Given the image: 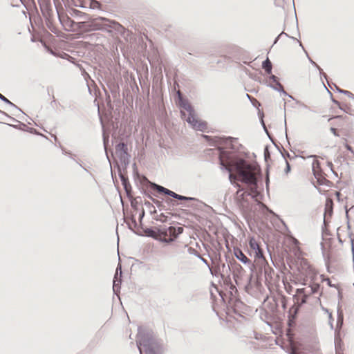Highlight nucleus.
<instances>
[{
	"label": "nucleus",
	"instance_id": "32",
	"mask_svg": "<svg viewBox=\"0 0 354 354\" xmlns=\"http://www.w3.org/2000/svg\"><path fill=\"white\" fill-rule=\"evenodd\" d=\"M156 230L159 238H167L168 232H169V227L158 225L156 226Z\"/></svg>",
	"mask_w": 354,
	"mask_h": 354
},
{
	"label": "nucleus",
	"instance_id": "43",
	"mask_svg": "<svg viewBox=\"0 0 354 354\" xmlns=\"http://www.w3.org/2000/svg\"><path fill=\"white\" fill-rule=\"evenodd\" d=\"M115 167H117V171H118V176H119V178L120 179V181H124L126 179H129L128 177L127 176V172L121 171L120 166L118 164H117Z\"/></svg>",
	"mask_w": 354,
	"mask_h": 354
},
{
	"label": "nucleus",
	"instance_id": "3",
	"mask_svg": "<svg viewBox=\"0 0 354 354\" xmlns=\"http://www.w3.org/2000/svg\"><path fill=\"white\" fill-rule=\"evenodd\" d=\"M69 14L74 17L84 19L82 22L92 24L96 22L101 28L96 30H102L111 33L112 35L124 36L127 29L120 23L115 20H111L103 17H94L77 9L71 8L68 10Z\"/></svg>",
	"mask_w": 354,
	"mask_h": 354
},
{
	"label": "nucleus",
	"instance_id": "60",
	"mask_svg": "<svg viewBox=\"0 0 354 354\" xmlns=\"http://www.w3.org/2000/svg\"><path fill=\"white\" fill-rule=\"evenodd\" d=\"M283 350H284L288 354H292L295 352V348L292 346H288L286 347L281 346Z\"/></svg>",
	"mask_w": 354,
	"mask_h": 354
},
{
	"label": "nucleus",
	"instance_id": "61",
	"mask_svg": "<svg viewBox=\"0 0 354 354\" xmlns=\"http://www.w3.org/2000/svg\"><path fill=\"white\" fill-rule=\"evenodd\" d=\"M320 246H321V250L322 252L323 257L325 259L326 264L327 266L329 263V257H327V258L325 257V246L322 242L320 243Z\"/></svg>",
	"mask_w": 354,
	"mask_h": 354
},
{
	"label": "nucleus",
	"instance_id": "4",
	"mask_svg": "<svg viewBox=\"0 0 354 354\" xmlns=\"http://www.w3.org/2000/svg\"><path fill=\"white\" fill-rule=\"evenodd\" d=\"M137 347L140 354H142L140 346H142L146 354H163L164 345L162 341L157 338L152 330L138 326Z\"/></svg>",
	"mask_w": 354,
	"mask_h": 354
},
{
	"label": "nucleus",
	"instance_id": "7",
	"mask_svg": "<svg viewBox=\"0 0 354 354\" xmlns=\"http://www.w3.org/2000/svg\"><path fill=\"white\" fill-rule=\"evenodd\" d=\"M203 137L212 146L218 147L219 145H225L233 151L237 149L234 145L238 140L236 138L225 136H210L205 134L203 135Z\"/></svg>",
	"mask_w": 354,
	"mask_h": 354
},
{
	"label": "nucleus",
	"instance_id": "50",
	"mask_svg": "<svg viewBox=\"0 0 354 354\" xmlns=\"http://www.w3.org/2000/svg\"><path fill=\"white\" fill-rule=\"evenodd\" d=\"M320 277L322 279V281H326L329 287L337 288V285L333 284L330 279L328 277H326L324 274H321Z\"/></svg>",
	"mask_w": 354,
	"mask_h": 354
},
{
	"label": "nucleus",
	"instance_id": "33",
	"mask_svg": "<svg viewBox=\"0 0 354 354\" xmlns=\"http://www.w3.org/2000/svg\"><path fill=\"white\" fill-rule=\"evenodd\" d=\"M261 66L266 74L272 73V64L268 57L262 62Z\"/></svg>",
	"mask_w": 354,
	"mask_h": 354
},
{
	"label": "nucleus",
	"instance_id": "21",
	"mask_svg": "<svg viewBox=\"0 0 354 354\" xmlns=\"http://www.w3.org/2000/svg\"><path fill=\"white\" fill-rule=\"evenodd\" d=\"M270 146L266 145L264 147V160L266 163V186H268V183L270 182L269 178V173H270V164L269 161L271 160V153L270 151Z\"/></svg>",
	"mask_w": 354,
	"mask_h": 354
},
{
	"label": "nucleus",
	"instance_id": "23",
	"mask_svg": "<svg viewBox=\"0 0 354 354\" xmlns=\"http://www.w3.org/2000/svg\"><path fill=\"white\" fill-rule=\"evenodd\" d=\"M249 249H248V253L250 257H252L253 252H256L260 248L259 244L255 239L254 236L249 237L248 240Z\"/></svg>",
	"mask_w": 354,
	"mask_h": 354
},
{
	"label": "nucleus",
	"instance_id": "8",
	"mask_svg": "<svg viewBox=\"0 0 354 354\" xmlns=\"http://www.w3.org/2000/svg\"><path fill=\"white\" fill-rule=\"evenodd\" d=\"M142 183H149L152 189H155L156 191H157L158 193H159V194L172 197L173 198L178 200V201H181V200H183V198H184V196L176 194V192H174L162 185H160L156 183L150 181L146 176L142 177Z\"/></svg>",
	"mask_w": 354,
	"mask_h": 354
},
{
	"label": "nucleus",
	"instance_id": "22",
	"mask_svg": "<svg viewBox=\"0 0 354 354\" xmlns=\"http://www.w3.org/2000/svg\"><path fill=\"white\" fill-rule=\"evenodd\" d=\"M234 255L235 257L240 261L244 265H248V266L251 265L252 263L251 260H250L243 252V251L238 247H234L233 249Z\"/></svg>",
	"mask_w": 354,
	"mask_h": 354
},
{
	"label": "nucleus",
	"instance_id": "52",
	"mask_svg": "<svg viewBox=\"0 0 354 354\" xmlns=\"http://www.w3.org/2000/svg\"><path fill=\"white\" fill-rule=\"evenodd\" d=\"M282 149L283 151V153H281V156L284 159V161H286V160H287V158H289L290 160H293L295 158L298 157L296 155L295 156H291L290 155V153L288 151H286L283 148H282Z\"/></svg>",
	"mask_w": 354,
	"mask_h": 354
},
{
	"label": "nucleus",
	"instance_id": "45",
	"mask_svg": "<svg viewBox=\"0 0 354 354\" xmlns=\"http://www.w3.org/2000/svg\"><path fill=\"white\" fill-rule=\"evenodd\" d=\"M168 216L165 215L164 213H161L159 215L153 217V219L156 221H160L161 223H165L168 221Z\"/></svg>",
	"mask_w": 354,
	"mask_h": 354
},
{
	"label": "nucleus",
	"instance_id": "11",
	"mask_svg": "<svg viewBox=\"0 0 354 354\" xmlns=\"http://www.w3.org/2000/svg\"><path fill=\"white\" fill-rule=\"evenodd\" d=\"M299 311L300 310H299L298 308H295V307L291 306L289 308L288 311V328L286 330L287 335H290L292 330L296 327V321Z\"/></svg>",
	"mask_w": 354,
	"mask_h": 354
},
{
	"label": "nucleus",
	"instance_id": "6",
	"mask_svg": "<svg viewBox=\"0 0 354 354\" xmlns=\"http://www.w3.org/2000/svg\"><path fill=\"white\" fill-rule=\"evenodd\" d=\"M203 137L212 146L218 147L219 145H225L233 151L237 149L234 145L238 140L236 138L225 136H210L205 134L203 135Z\"/></svg>",
	"mask_w": 354,
	"mask_h": 354
},
{
	"label": "nucleus",
	"instance_id": "64",
	"mask_svg": "<svg viewBox=\"0 0 354 354\" xmlns=\"http://www.w3.org/2000/svg\"><path fill=\"white\" fill-rule=\"evenodd\" d=\"M332 84L335 86V91L341 93V94H345L347 90H344L340 88L339 86H337L335 83H332Z\"/></svg>",
	"mask_w": 354,
	"mask_h": 354
},
{
	"label": "nucleus",
	"instance_id": "24",
	"mask_svg": "<svg viewBox=\"0 0 354 354\" xmlns=\"http://www.w3.org/2000/svg\"><path fill=\"white\" fill-rule=\"evenodd\" d=\"M144 176L143 175L141 176L139 178V183L140 184V187H139V189L140 191V192L144 194L147 198H149L150 200H151L153 201V200H156L155 198H153L151 196V192L150 191H148V190H146L145 189H144V186H147L148 185L149 187V188L152 190H156L155 189H152L149 185V183H142V177Z\"/></svg>",
	"mask_w": 354,
	"mask_h": 354
},
{
	"label": "nucleus",
	"instance_id": "14",
	"mask_svg": "<svg viewBox=\"0 0 354 354\" xmlns=\"http://www.w3.org/2000/svg\"><path fill=\"white\" fill-rule=\"evenodd\" d=\"M186 121L189 125L192 127L196 131L203 132L205 131L207 128V123L205 121L198 120L196 118V115L195 113L194 115H188L187 118L186 119Z\"/></svg>",
	"mask_w": 354,
	"mask_h": 354
},
{
	"label": "nucleus",
	"instance_id": "15",
	"mask_svg": "<svg viewBox=\"0 0 354 354\" xmlns=\"http://www.w3.org/2000/svg\"><path fill=\"white\" fill-rule=\"evenodd\" d=\"M44 19L53 18V12L50 0H37Z\"/></svg>",
	"mask_w": 354,
	"mask_h": 354
},
{
	"label": "nucleus",
	"instance_id": "44",
	"mask_svg": "<svg viewBox=\"0 0 354 354\" xmlns=\"http://www.w3.org/2000/svg\"><path fill=\"white\" fill-rule=\"evenodd\" d=\"M337 106L341 111H344V113H348L351 115H353L351 112V109L349 106L346 104H342L341 103H339V105H338Z\"/></svg>",
	"mask_w": 354,
	"mask_h": 354
},
{
	"label": "nucleus",
	"instance_id": "19",
	"mask_svg": "<svg viewBox=\"0 0 354 354\" xmlns=\"http://www.w3.org/2000/svg\"><path fill=\"white\" fill-rule=\"evenodd\" d=\"M127 225V227L129 230H130L131 232H133L135 234L140 236H144L145 234L138 230L140 226L137 223V221L136 220L135 216L133 215L129 218V221L126 222Z\"/></svg>",
	"mask_w": 354,
	"mask_h": 354
},
{
	"label": "nucleus",
	"instance_id": "58",
	"mask_svg": "<svg viewBox=\"0 0 354 354\" xmlns=\"http://www.w3.org/2000/svg\"><path fill=\"white\" fill-rule=\"evenodd\" d=\"M145 209L142 208L141 209V212L139 214V217H138V221L140 223V226L141 227H142V226H143L142 220H143V218L145 217Z\"/></svg>",
	"mask_w": 354,
	"mask_h": 354
},
{
	"label": "nucleus",
	"instance_id": "29",
	"mask_svg": "<svg viewBox=\"0 0 354 354\" xmlns=\"http://www.w3.org/2000/svg\"><path fill=\"white\" fill-rule=\"evenodd\" d=\"M314 177L317 180V183L319 185H326L330 186L331 182L328 180L326 178V174H319V173H316L314 171Z\"/></svg>",
	"mask_w": 354,
	"mask_h": 354
},
{
	"label": "nucleus",
	"instance_id": "20",
	"mask_svg": "<svg viewBox=\"0 0 354 354\" xmlns=\"http://www.w3.org/2000/svg\"><path fill=\"white\" fill-rule=\"evenodd\" d=\"M264 264H266L263 270L265 284L268 286L272 283L274 270L268 265V262L265 263Z\"/></svg>",
	"mask_w": 354,
	"mask_h": 354
},
{
	"label": "nucleus",
	"instance_id": "57",
	"mask_svg": "<svg viewBox=\"0 0 354 354\" xmlns=\"http://www.w3.org/2000/svg\"><path fill=\"white\" fill-rule=\"evenodd\" d=\"M274 90L276 91H278L281 95H283L284 96H288L293 100H295L292 95H290L289 93H288L284 89H283V87L282 88H274Z\"/></svg>",
	"mask_w": 354,
	"mask_h": 354
},
{
	"label": "nucleus",
	"instance_id": "48",
	"mask_svg": "<svg viewBox=\"0 0 354 354\" xmlns=\"http://www.w3.org/2000/svg\"><path fill=\"white\" fill-rule=\"evenodd\" d=\"M17 122H19V124H11L0 122L1 124L8 125V126L11 127L16 129H22L21 127H23L24 129H25V127H26V125L24 123L19 122V121H18Z\"/></svg>",
	"mask_w": 354,
	"mask_h": 354
},
{
	"label": "nucleus",
	"instance_id": "40",
	"mask_svg": "<svg viewBox=\"0 0 354 354\" xmlns=\"http://www.w3.org/2000/svg\"><path fill=\"white\" fill-rule=\"evenodd\" d=\"M309 287L310 288V292L308 295H310L319 292L321 286L318 283H313L309 285Z\"/></svg>",
	"mask_w": 354,
	"mask_h": 354
},
{
	"label": "nucleus",
	"instance_id": "49",
	"mask_svg": "<svg viewBox=\"0 0 354 354\" xmlns=\"http://www.w3.org/2000/svg\"><path fill=\"white\" fill-rule=\"evenodd\" d=\"M102 89L106 95V103H107V105L108 106H111V97H110V95H109V91L108 89V87H105L104 85H102Z\"/></svg>",
	"mask_w": 354,
	"mask_h": 354
},
{
	"label": "nucleus",
	"instance_id": "46",
	"mask_svg": "<svg viewBox=\"0 0 354 354\" xmlns=\"http://www.w3.org/2000/svg\"><path fill=\"white\" fill-rule=\"evenodd\" d=\"M109 142V136L106 137L104 133H103V143H104V150H105V152H106V156L107 158V160L109 162L110 165H111V159L108 155V153H107V147H106V145H107V142Z\"/></svg>",
	"mask_w": 354,
	"mask_h": 354
},
{
	"label": "nucleus",
	"instance_id": "10",
	"mask_svg": "<svg viewBox=\"0 0 354 354\" xmlns=\"http://www.w3.org/2000/svg\"><path fill=\"white\" fill-rule=\"evenodd\" d=\"M169 232L167 238H160L159 242L170 244L176 241L178 236L183 232V227L179 226H169Z\"/></svg>",
	"mask_w": 354,
	"mask_h": 354
},
{
	"label": "nucleus",
	"instance_id": "54",
	"mask_svg": "<svg viewBox=\"0 0 354 354\" xmlns=\"http://www.w3.org/2000/svg\"><path fill=\"white\" fill-rule=\"evenodd\" d=\"M153 203L157 206V207L160 210H166L165 205L162 203V201L156 199L153 200Z\"/></svg>",
	"mask_w": 354,
	"mask_h": 354
},
{
	"label": "nucleus",
	"instance_id": "1",
	"mask_svg": "<svg viewBox=\"0 0 354 354\" xmlns=\"http://www.w3.org/2000/svg\"><path fill=\"white\" fill-rule=\"evenodd\" d=\"M259 168L257 162H250L245 158H239L235 162V169L237 172L238 178L240 182L247 185L252 186L251 191L244 190L239 184H234V187L238 188V192H243L241 197L251 196L255 199V196L252 194V192H256L258 188L259 180L254 174V171Z\"/></svg>",
	"mask_w": 354,
	"mask_h": 354
},
{
	"label": "nucleus",
	"instance_id": "13",
	"mask_svg": "<svg viewBox=\"0 0 354 354\" xmlns=\"http://www.w3.org/2000/svg\"><path fill=\"white\" fill-rule=\"evenodd\" d=\"M229 304L234 312L237 315L241 316V312L245 306L241 299L230 291V296L229 297Z\"/></svg>",
	"mask_w": 354,
	"mask_h": 354
},
{
	"label": "nucleus",
	"instance_id": "39",
	"mask_svg": "<svg viewBox=\"0 0 354 354\" xmlns=\"http://www.w3.org/2000/svg\"><path fill=\"white\" fill-rule=\"evenodd\" d=\"M219 165H220V169L222 171L228 172L229 180H230L231 184L234 185V183L232 182V175L230 173V169L225 165V164L223 162V161L221 158L219 159Z\"/></svg>",
	"mask_w": 354,
	"mask_h": 354
},
{
	"label": "nucleus",
	"instance_id": "28",
	"mask_svg": "<svg viewBox=\"0 0 354 354\" xmlns=\"http://www.w3.org/2000/svg\"><path fill=\"white\" fill-rule=\"evenodd\" d=\"M143 230H144V232L146 233V234L145 236L152 238L154 240H156L158 241H159V239H160V238H159L158 236L156 227H145Z\"/></svg>",
	"mask_w": 354,
	"mask_h": 354
},
{
	"label": "nucleus",
	"instance_id": "26",
	"mask_svg": "<svg viewBox=\"0 0 354 354\" xmlns=\"http://www.w3.org/2000/svg\"><path fill=\"white\" fill-rule=\"evenodd\" d=\"M267 308L273 314L276 315L279 311L278 299L277 297H273L271 301H269L267 304Z\"/></svg>",
	"mask_w": 354,
	"mask_h": 354
},
{
	"label": "nucleus",
	"instance_id": "34",
	"mask_svg": "<svg viewBox=\"0 0 354 354\" xmlns=\"http://www.w3.org/2000/svg\"><path fill=\"white\" fill-rule=\"evenodd\" d=\"M131 203V206L134 211L138 210V205L142 203L141 196H137L134 198H132L130 196V198H129Z\"/></svg>",
	"mask_w": 354,
	"mask_h": 354
},
{
	"label": "nucleus",
	"instance_id": "2",
	"mask_svg": "<svg viewBox=\"0 0 354 354\" xmlns=\"http://www.w3.org/2000/svg\"><path fill=\"white\" fill-rule=\"evenodd\" d=\"M259 168L257 162H250L245 158H239L235 162V169L237 172L238 178L240 182L247 185L252 186L251 191L244 190L239 184H234V187L238 188V192H243L241 197L251 196L255 199V196L252 194V192H256L258 188L259 180L254 174V171Z\"/></svg>",
	"mask_w": 354,
	"mask_h": 354
},
{
	"label": "nucleus",
	"instance_id": "35",
	"mask_svg": "<svg viewBox=\"0 0 354 354\" xmlns=\"http://www.w3.org/2000/svg\"><path fill=\"white\" fill-rule=\"evenodd\" d=\"M122 185L123 186L124 190L126 193L127 197L130 198V194L132 191L131 185L129 183V179H126L124 181H121Z\"/></svg>",
	"mask_w": 354,
	"mask_h": 354
},
{
	"label": "nucleus",
	"instance_id": "37",
	"mask_svg": "<svg viewBox=\"0 0 354 354\" xmlns=\"http://www.w3.org/2000/svg\"><path fill=\"white\" fill-rule=\"evenodd\" d=\"M0 100H1L2 102L6 103V104L10 105V106L16 109L17 110H18L19 111H20V112H21L22 113L24 114V113L22 111V110L19 107H18L17 105H15L14 103H12L10 100H8L7 97H6L1 93H0Z\"/></svg>",
	"mask_w": 354,
	"mask_h": 354
},
{
	"label": "nucleus",
	"instance_id": "63",
	"mask_svg": "<svg viewBox=\"0 0 354 354\" xmlns=\"http://www.w3.org/2000/svg\"><path fill=\"white\" fill-rule=\"evenodd\" d=\"M254 277L250 272V274L249 275L248 279V284H247V286H250V287H252V284H254Z\"/></svg>",
	"mask_w": 354,
	"mask_h": 354
},
{
	"label": "nucleus",
	"instance_id": "12",
	"mask_svg": "<svg viewBox=\"0 0 354 354\" xmlns=\"http://www.w3.org/2000/svg\"><path fill=\"white\" fill-rule=\"evenodd\" d=\"M118 261L119 262L113 280V291L115 295H118V292H120L122 281V262L120 257Z\"/></svg>",
	"mask_w": 354,
	"mask_h": 354
},
{
	"label": "nucleus",
	"instance_id": "36",
	"mask_svg": "<svg viewBox=\"0 0 354 354\" xmlns=\"http://www.w3.org/2000/svg\"><path fill=\"white\" fill-rule=\"evenodd\" d=\"M314 171L319 174H324L323 169L321 167V162L319 160H314L312 164V171L314 175Z\"/></svg>",
	"mask_w": 354,
	"mask_h": 354
},
{
	"label": "nucleus",
	"instance_id": "42",
	"mask_svg": "<svg viewBox=\"0 0 354 354\" xmlns=\"http://www.w3.org/2000/svg\"><path fill=\"white\" fill-rule=\"evenodd\" d=\"M258 114H259V119H260L261 124V125H262L265 132L266 133V134L269 137L270 140H272V137L270 135L268 131L267 130L266 127L265 123H264V121H263V112H259V111Z\"/></svg>",
	"mask_w": 354,
	"mask_h": 354
},
{
	"label": "nucleus",
	"instance_id": "18",
	"mask_svg": "<svg viewBox=\"0 0 354 354\" xmlns=\"http://www.w3.org/2000/svg\"><path fill=\"white\" fill-rule=\"evenodd\" d=\"M106 84L113 98L115 100L118 99L120 97V86L118 83L114 79H109L106 81Z\"/></svg>",
	"mask_w": 354,
	"mask_h": 354
},
{
	"label": "nucleus",
	"instance_id": "62",
	"mask_svg": "<svg viewBox=\"0 0 354 354\" xmlns=\"http://www.w3.org/2000/svg\"><path fill=\"white\" fill-rule=\"evenodd\" d=\"M285 163L286 167L284 169V173L288 175L291 171V165L287 160H286Z\"/></svg>",
	"mask_w": 354,
	"mask_h": 354
},
{
	"label": "nucleus",
	"instance_id": "56",
	"mask_svg": "<svg viewBox=\"0 0 354 354\" xmlns=\"http://www.w3.org/2000/svg\"><path fill=\"white\" fill-rule=\"evenodd\" d=\"M187 251L189 254H192L198 258H201L200 253L196 249H194L192 247H189V248H188Z\"/></svg>",
	"mask_w": 354,
	"mask_h": 354
},
{
	"label": "nucleus",
	"instance_id": "51",
	"mask_svg": "<svg viewBox=\"0 0 354 354\" xmlns=\"http://www.w3.org/2000/svg\"><path fill=\"white\" fill-rule=\"evenodd\" d=\"M326 218H324V223H323V225L322 227V238L323 240H324V235H329L330 234V231H329V230H328L326 228Z\"/></svg>",
	"mask_w": 354,
	"mask_h": 354
},
{
	"label": "nucleus",
	"instance_id": "16",
	"mask_svg": "<svg viewBox=\"0 0 354 354\" xmlns=\"http://www.w3.org/2000/svg\"><path fill=\"white\" fill-rule=\"evenodd\" d=\"M176 102L180 108L183 109L188 112V115L194 114L195 110L194 107L190 104L188 99L183 97L180 92L177 93Z\"/></svg>",
	"mask_w": 354,
	"mask_h": 354
},
{
	"label": "nucleus",
	"instance_id": "5",
	"mask_svg": "<svg viewBox=\"0 0 354 354\" xmlns=\"http://www.w3.org/2000/svg\"><path fill=\"white\" fill-rule=\"evenodd\" d=\"M57 12L58 14L59 23L64 28V30L67 32H76L77 37L78 34H80V32H90L92 31H95L96 29L101 28L100 25L96 24L95 21L92 24L76 22L71 19L69 16H61L57 10Z\"/></svg>",
	"mask_w": 354,
	"mask_h": 354
},
{
	"label": "nucleus",
	"instance_id": "47",
	"mask_svg": "<svg viewBox=\"0 0 354 354\" xmlns=\"http://www.w3.org/2000/svg\"><path fill=\"white\" fill-rule=\"evenodd\" d=\"M344 322V315L342 312H341L339 309L337 310V326L342 327Z\"/></svg>",
	"mask_w": 354,
	"mask_h": 354
},
{
	"label": "nucleus",
	"instance_id": "59",
	"mask_svg": "<svg viewBox=\"0 0 354 354\" xmlns=\"http://www.w3.org/2000/svg\"><path fill=\"white\" fill-rule=\"evenodd\" d=\"M322 84H323V85H324V88L327 90V91H328V94L330 95V100H331L334 104H337V106H338V105H339V103H340V102H339V101L336 100L334 98V97H333V95L332 93H331V92H330V91L326 88V86H325L324 83V82H322Z\"/></svg>",
	"mask_w": 354,
	"mask_h": 354
},
{
	"label": "nucleus",
	"instance_id": "38",
	"mask_svg": "<svg viewBox=\"0 0 354 354\" xmlns=\"http://www.w3.org/2000/svg\"><path fill=\"white\" fill-rule=\"evenodd\" d=\"M45 21H46V25L47 26V28L52 32H53L54 34H56L57 35L58 34V30L56 28V27L54 26L53 23V21H52V18H47V19H45Z\"/></svg>",
	"mask_w": 354,
	"mask_h": 354
},
{
	"label": "nucleus",
	"instance_id": "41",
	"mask_svg": "<svg viewBox=\"0 0 354 354\" xmlns=\"http://www.w3.org/2000/svg\"><path fill=\"white\" fill-rule=\"evenodd\" d=\"M120 161L122 165V167H120V171L122 172H127V167L130 162V158H122V160Z\"/></svg>",
	"mask_w": 354,
	"mask_h": 354
},
{
	"label": "nucleus",
	"instance_id": "55",
	"mask_svg": "<svg viewBox=\"0 0 354 354\" xmlns=\"http://www.w3.org/2000/svg\"><path fill=\"white\" fill-rule=\"evenodd\" d=\"M267 86L272 88L274 90V88H282L283 86V85L279 82V81L278 82H276V83H273V84H271V83H268L266 84Z\"/></svg>",
	"mask_w": 354,
	"mask_h": 354
},
{
	"label": "nucleus",
	"instance_id": "27",
	"mask_svg": "<svg viewBox=\"0 0 354 354\" xmlns=\"http://www.w3.org/2000/svg\"><path fill=\"white\" fill-rule=\"evenodd\" d=\"M87 33L88 32H80V34H78V38L89 39L91 41H99L100 39L102 38V35L100 33Z\"/></svg>",
	"mask_w": 354,
	"mask_h": 354
},
{
	"label": "nucleus",
	"instance_id": "9",
	"mask_svg": "<svg viewBox=\"0 0 354 354\" xmlns=\"http://www.w3.org/2000/svg\"><path fill=\"white\" fill-rule=\"evenodd\" d=\"M265 265L264 263H252L251 265L249 266L250 272L254 277V285L256 287H259L261 285Z\"/></svg>",
	"mask_w": 354,
	"mask_h": 354
},
{
	"label": "nucleus",
	"instance_id": "17",
	"mask_svg": "<svg viewBox=\"0 0 354 354\" xmlns=\"http://www.w3.org/2000/svg\"><path fill=\"white\" fill-rule=\"evenodd\" d=\"M115 153L120 160L122 158H131V155L128 153L127 144L124 142H120L115 147Z\"/></svg>",
	"mask_w": 354,
	"mask_h": 354
},
{
	"label": "nucleus",
	"instance_id": "31",
	"mask_svg": "<svg viewBox=\"0 0 354 354\" xmlns=\"http://www.w3.org/2000/svg\"><path fill=\"white\" fill-rule=\"evenodd\" d=\"M252 257L256 260L255 263H266L267 261L263 257V250L261 248H259L256 252H253Z\"/></svg>",
	"mask_w": 354,
	"mask_h": 354
},
{
	"label": "nucleus",
	"instance_id": "53",
	"mask_svg": "<svg viewBox=\"0 0 354 354\" xmlns=\"http://www.w3.org/2000/svg\"><path fill=\"white\" fill-rule=\"evenodd\" d=\"M24 131H27V132H29L30 133H32V134H36V135H41L42 136H44L41 133H40L37 129H35V128H32V127H28L26 126V127H25V129H23Z\"/></svg>",
	"mask_w": 354,
	"mask_h": 354
},
{
	"label": "nucleus",
	"instance_id": "25",
	"mask_svg": "<svg viewBox=\"0 0 354 354\" xmlns=\"http://www.w3.org/2000/svg\"><path fill=\"white\" fill-rule=\"evenodd\" d=\"M303 268L305 269L306 278L310 277L311 281H314L317 277V272L315 269H313L308 263H304V267Z\"/></svg>",
	"mask_w": 354,
	"mask_h": 354
},
{
	"label": "nucleus",
	"instance_id": "30",
	"mask_svg": "<svg viewBox=\"0 0 354 354\" xmlns=\"http://www.w3.org/2000/svg\"><path fill=\"white\" fill-rule=\"evenodd\" d=\"M309 295H305L302 298H299L296 295L293 296L294 299H296V301L292 306V307H295V308H298L299 310H301V307L308 302Z\"/></svg>",
	"mask_w": 354,
	"mask_h": 354
}]
</instances>
